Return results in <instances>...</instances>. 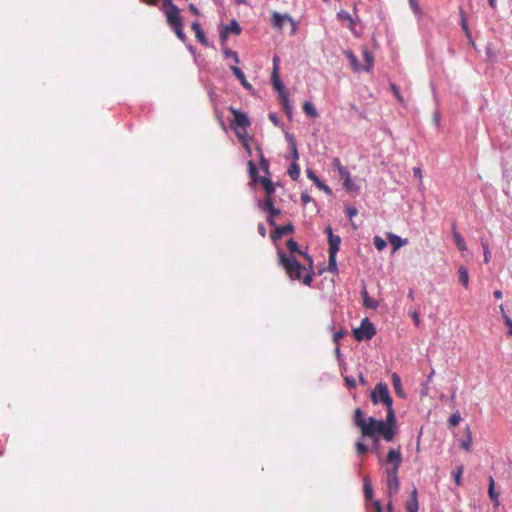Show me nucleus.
I'll return each mask as SVG.
<instances>
[{
    "mask_svg": "<svg viewBox=\"0 0 512 512\" xmlns=\"http://www.w3.org/2000/svg\"><path fill=\"white\" fill-rule=\"evenodd\" d=\"M257 229H258V233H259L262 237H265V236H266V228H265L264 224L259 223V224H258V226H257Z\"/></svg>",
    "mask_w": 512,
    "mask_h": 512,
    "instance_id": "55",
    "label": "nucleus"
},
{
    "mask_svg": "<svg viewBox=\"0 0 512 512\" xmlns=\"http://www.w3.org/2000/svg\"><path fill=\"white\" fill-rule=\"evenodd\" d=\"M273 201L271 199V197H268L261 203V208L263 210H266V211H269L270 209H272L273 207Z\"/></svg>",
    "mask_w": 512,
    "mask_h": 512,
    "instance_id": "42",
    "label": "nucleus"
},
{
    "mask_svg": "<svg viewBox=\"0 0 512 512\" xmlns=\"http://www.w3.org/2000/svg\"><path fill=\"white\" fill-rule=\"evenodd\" d=\"M488 494L490 499L494 502L495 506L499 505V494L495 491V482L492 476L489 477V487H488Z\"/></svg>",
    "mask_w": 512,
    "mask_h": 512,
    "instance_id": "25",
    "label": "nucleus"
},
{
    "mask_svg": "<svg viewBox=\"0 0 512 512\" xmlns=\"http://www.w3.org/2000/svg\"><path fill=\"white\" fill-rule=\"evenodd\" d=\"M290 149H291V155H292L293 162H297V160L299 159L297 145H292V147H290Z\"/></svg>",
    "mask_w": 512,
    "mask_h": 512,
    "instance_id": "49",
    "label": "nucleus"
},
{
    "mask_svg": "<svg viewBox=\"0 0 512 512\" xmlns=\"http://www.w3.org/2000/svg\"><path fill=\"white\" fill-rule=\"evenodd\" d=\"M367 422L368 419H365L363 416V411L360 408H357L354 412V423L357 427L360 428L362 434H368L367 431Z\"/></svg>",
    "mask_w": 512,
    "mask_h": 512,
    "instance_id": "15",
    "label": "nucleus"
},
{
    "mask_svg": "<svg viewBox=\"0 0 512 512\" xmlns=\"http://www.w3.org/2000/svg\"><path fill=\"white\" fill-rule=\"evenodd\" d=\"M463 474V466H458L455 471L452 472L454 481L457 485L461 484Z\"/></svg>",
    "mask_w": 512,
    "mask_h": 512,
    "instance_id": "38",
    "label": "nucleus"
},
{
    "mask_svg": "<svg viewBox=\"0 0 512 512\" xmlns=\"http://www.w3.org/2000/svg\"><path fill=\"white\" fill-rule=\"evenodd\" d=\"M362 55H363L364 61L366 63L365 66L363 67V70L368 72L373 67V56L367 48L363 49Z\"/></svg>",
    "mask_w": 512,
    "mask_h": 512,
    "instance_id": "27",
    "label": "nucleus"
},
{
    "mask_svg": "<svg viewBox=\"0 0 512 512\" xmlns=\"http://www.w3.org/2000/svg\"><path fill=\"white\" fill-rule=\"evenodd\" d=\"M373 505L375 507L376 512H383L381 504L378 500L374 501Z\"/></svg>",
    "mask_w": 512,
    "mask_h": 512,
    "instance_id": "64",
    "label": "nucleus"
},
{
    "mask_svg": "<svg viewBox=\"0 0 512 512\" xmlns=\"http://www.w3.org/2000/svg\"><path fill=\"white\" fill-rule=\"evenodd\" d=\"M336 256H337V252H329L328 268L327 269L331 273H337V271H338Z\"/></svg>",
    "mask_w": 512,
    "mask_h": 512,
    "instance_id": "31",
    "label": "nucleus"
},
{
    "mask_svg": "<svg viewBox=\"0 0 512 512\" xmlns=\"http://www.w3.org/2000/svg\"><path fill=\"white\" fill-rule=\"evenodd\" d=\"M458 274H459V281H460V283L465 288H467L468 285H469V274H468L467 268L464 267V266H460L459 269H458Z\"/></svg>",
    "mask_w": 512,
    "mask_h": 512,
    "instance_id": "30",
    "label": "nucleus"
},
{
    "mask_svg": "<svg viewBox=\"0 0 512 512\" xmlns=\"http://www.w3.org/2000/svg\"><path fill=\"white\" fill-rule=\"evenodd\" d=\"M345 383L351 389L356 388V380L353 377L346 376L345 377Z\"/></svg>",
    "mask_w": 512,
    "mask_h": 512,
    "instance_id": "47",
    "label": "nucleus"
},
{
    "mask_svg": "<svg viewBox=\"0 0 512 512\" xmlns=\"http://www.w3.org/2000/svg\"><path fill=\"white\" fill-rule=\"evenodd\" d=\"M249 166V175L253 182H259L262 184L266 194L268 197H271V195L274 193L275 188L272 183V181L267 177H260L258 176V170L256 166L254 165L253 161L248 162Z\"/></svg>",
    "mask_w": 512,
    "mask_h": 512,
    "instance_id": "6",
    "label": "nucleus"
},
{
    "mask_svg": "<svg viewBox=\"0 0 512 512\" xmlns=\"http://www.w3.org/2000/svg\"><path fill=\"white\" fill-rule=\"evenodd\" d=\"M483 248H484V262L488 263L490 261V252L488 250V246L483 245Z\"/></svg>",
    "mask_w": 512,
    "mask_h": 512,
    "instance_id": "54",
    "label": "nucleus"
},
{
    "mask_svg": "<svg viewBox=\"0 0 512 512\" xmlns=\"http://www.w3.org/2000/svg\"><path fill=\"white\" fill-rule=\"evenodd\" d=\"M332 166L338 172H339V168H346L345 166L341 165V162H340L339 158H334L332 160Z\"/></svg>",
    "mask_w": 512,
    "mask_h": 512,
    "instance_id": "52",
    "label": "nucleus"
},
{
    "mask_svg": "<svg viewBox=\"0 0 512 512\" xmlns=\"http://www.w3.org/2000/svg\"><path fill=\"white\" fill-rule=\"evenodd\" d=\"M386 463L390 466L385 468L386 479H397L399 468L402 463V455L400 449H390L387 453Z\"/></svg>",
    "mask_w": 512,
    "mask_h": 512,
    "instance_id": "4",
    "label": "nucleus"
},
{
    "mask_svg": "<svg viewBox=\"0 0 512 512\" xmlns=\"http://www.w3.org/2000/svg\"><path fill=\"white\" fill-rule=\"evenodd\" d=\"M176 36L179 38V40H181L182 42H185L186 41V35L183 31V24H180V25H177V26H174V27H171Z\"/></svg>",
    "mask_w": 512,
    "mask_h": 512,
    "instance_id": "36",
    "label": "nucleus"
},
{
    "mask_svg": "<svg viewBox=\"0 0 512 512\" xmlns=\"http://www.w3.org/2000/svg\"><path fill=\"white\" fill-rule=\"evenodd\" d=\"M461 26H462L463 30L465 31L466 35L468 37H470V32H469L465 17L462 13H461Z\"/></svg>",
    "mask_w": 512,
    "mask_h": 512,
    "instance_id": "50",
    "label": "nucleus"
},
{
    "mask_svg": "<svg viewBox=\"0 0 512 512\" xmlns=\"http://www.w3.org/2000/svg\"><path fill=\"white\" fill-rule=\"evenodd\" d=\"M312 201V198L305 192L301 194V202L303 205H307Z\"/></svg>",
    "mask_w": 512,
    "mask_h": 512,
    "instance_id": "51",
    "label": "nucleus"
},
{
    "mask_svg": "<svg viewBox=\"0 0 512 512\" xmlns=\"http://www.w3.org/2000/svg\"><path fill=\"white\" fill-rule=\"evenodd\" d=\"M373 243H374V246L376 247V249L379 251L384 250L387 246L386 240L380 236H375L373 239Z\"/></svg>",
    "mask_w": 512,
    "mask_h": 512,
    "instance_id": "35",
    "label": "nucleus"
},
{
    "mask_svg": "<svg viewBox=\"0 0 512 512\" xmlns=\"http://www.w3.org/2000/svg\"><path fill=\"white\" fill-rule=\"evenodd\" d=\"M223 54H224L226 59H232L235 63H239L240 62L238 54L235 51H233V50H231L229 48H224L223 49Z\"/></svg>",
    "mask_w": 512,
    "mask_h": 512,
    "instance_id": "34",
    "label": "nucleus"
},
{
    "mask_svg": "<svg viewBox=\"0 0 512 512\" xmlns=\"http://www.w3.org/2000/svg\"><path fill=\"white\" fill-rule=\"evenodd\" d=\"M413 174H414V177L418 178L419 180H421L422 178V171L419 167H414L413 168Z\"/></svg>",
    "mask_w": 512,
    "mask_h": 512,
    "instance_id": "59",
    "label": "nucleus"
},
{
    "mask_svg": "<svg viewBox=\"0 0 512 512\" xmlns=\"http://www.w3.org/2000/svg\"><path fill=\"white\" fill-rule=\"evenodd\" d=\"M329 242V252H338L341 238L337 235H331L328 239Z\"/></svg>",
    "mask_w": 512,
    "mask_h": 512,
    "instance_id": "29",
    "label": "nucleus"
},
{
    "mask_svg": "<svg viewBox=\"0 0 512 512\" xmlns=\"http://www.w3.org/2000/svg\"><path fill=\"white\" fill-rule=\"evenodd\" d=\"M312 282V275L307 273L304 277H303V283L307 286H309Z\"/></svg>",
    "mask_w": 512,
    "mask_h": 512,
    "instance_id": "60",
    "label": "nucleus"
},
{
    "mask_svg": "<svg viewBox=\"0 0 512 512\" xmlns=\"http://www.w3.org/2000/svg\"><path fill=\"white\" fill-rule=\"evenodd\" d=\"M235 132H236V135H237V137H238L239 139H241L242 141H243V140H246V139H245L246 130L244 131V130H242V129H237V130H235Z\"/></svg>",
    "mask_w": 512,
    "mask_h": 512,
    "instance_id": "58",
    "label": "nucleus"
},
{
    "mask_svg": "<svg viewBox=\"0 0 512 512\" xmlns=\"http://www.w3.org/2000/svg\"><path fill=\"white\" fill-rule=\"evenodd\" d=\"M303 111L304 113L311 117V118H317L318 117V112H317V109L315 108L314 104L310 101H306L304 104H303Z\"/></svg>",
    "mask_w": 512,
    "mask_h": 512,
    "instance_id": "26",
    "label": "nucleus"
},
{
    "mask_svg": "<svg viewBox=\"0 0 512 512\" xmlns=\"http://www.w3.org/2000/svg\"><path fill=\"white\" fill-rule=\"evenodd\" d=\"M344 336V333L342 331H337L333 334V340L334 342H338L342 337Z\"/></svg>",
    "mask_w": 512,
    "mask_h": 512,
    "instance_id": "61",
    "label": "nucleus"
},
{
    "mask_svg": "<svg viewBox=\"0 0 512 512\" xmlns=\"http://www.w3.org/2000/svg\"><path fill=\"white\" fill-rule=\"evenodd\" d=\"M269 119L271 120V122L275 125V126H279V119H278V116L276 115V113H270L269 114Z\"/></svg>",
    "mask_w": 512,
    "mask_h": 512,
    "instance_id": "53",
    "label": "nucleus"
},
{
    "mask_svg": "<svg viewBox=\"0 0 512 512\" xmlns=\"http://www.w3.org/2000/svg\"><path fill=\"white\" fill-rule=\"evenodd\" d=\"M407 512H418L417 489L413 488L411 497L406 504Z\"/></svg>",
    "mask_w": 512,
    "mask_h": 512,
    "instance_id": "20",
    "label": "nucleus"
},
{
    "mask_svg": "<svg viewBox=\"0 0 512 512\" xmlns=\"http://www.w3.org/2000/svg\"><path fill=\"white\" fill-rule=\"evenodd\" d=\"M287 247H288V250L294 254V253H299V254H303L300 250H299V246H298V243L294 240V239H289L288 242H287Z\"/></svg>",
    "mask_w": 512,
    "mask_h": 512,
    "instance_id": "37",
    "label": "nucleus"
},
{
    "mask_svg": "<svg viewBox=\"0 0 512 512\" xmlns=\"http://www.w3.org/2000/svg\"><path fill=\"white\" fill-rule=\"evenodd\" d=\"M472 439L471 436L468 435L466 439H463L460 443L461 447L467 451L471 448Z\"/></svg>",
    "mask_w": 512,
    "mask_h": 512,
    "instance_id": "45",
    "label": "nucleus"
},
{
    "mask_svg": "<svg viewBox=\"0 0 512 512\" xmlns=\"http://www.w3.org/2000/svg\"><path fill=\"white\" fill-rule=\"evenodd\" d=\"M286 22H290L293 26V29L295 28V23L288 14H280L278 12H274L272 14V24L274 27L282 29Z\"/></svg>",
    "mask_w": 512,
    "mask_h": 512,
    "instance_id": "13",
    "label": "nucleus"
},
{
    "mask_svg": "<svg viewBox=\"0 0 512 512\" xmlns=\"http://www.w3.org/2000/svg\"><path fill=\"white\" fill-rule=\"evenodd\" d=\"M260 164L262 168L265 170V172L268 173V163L266 162L263 156H261Z\"/></svg>",
    "mask_w": 512,
    "mask_h": 512,
    "instance_id": "62",
    "label": "nucleus"
},
{
    "mask_svg": "<svg viewBox=\"0 0 512 512\" xmlns=\"http://www.w3.org/2000/svg\"><path fill=\"white\" fill-rule=\"evenodd\" d=\"M294 231V226L292 224H287L284 226L276 227L275 230L271 234L272 240L275 242L277 239L282 238L283 236L290 234Z\"/></svg>",
    "mask_w": 512,
    "mask_h": 512,
    "instance_id": "16",
    "label": "nucleus"
},
{
    "mask_svg": "<svg viewBox=\"0 0 512 512\" xmlns=\"http://www.w3.org/2000/svg\"><path fill=\"white\" fill-rule=\"evenodd\" d=\"M230 69L245 89H247V90L252 89V85L247 81L245 74L239 67L231 66Z\"/></svg>",
    "mask_w": 512,
    "mask_h": 512,
    "instance_id": "17",
    "label": "nucleus"
},
{
    "mask_svg": "<svg viewBox=\"0 0 512 512\" xmlns=\"http://www.w3.org/2000/svg\"><path fill=\"white\" fill-rule=\"evenodd\" d=\"M339 176L343 180V187L345 188L346 191H358L359 186L352 181L348 168H339Z\"/></svg>",
    "mask_w": 512,
    "mask_h": 512,
    "instance_id": "10",
    "label": "nucleus"
},
{
    "mask_svg": "<svg viewBox=\"0 0 512 512\" xmlns=\"http://www.w3.org/2000/svg\"><path fill=\"white\" fill-rule=\"evenodd\" d=\"M164 12L170 27L182 24L180 11L172 0H163Z\"/></svg>",
    "mask_w": 512,
    "mask_h": 512,
    "instance_id": "7",
    "label": "nucleus"
},
{
    "mask_svg": "<svg viewBox=\"0 0 512 512\" xmlns=\"http://www.w3.org/2000/svg\"><path fill=\"white\" fill-rule=\"evenodd\" d=\"M391 90L399 102H403V97L400 94L399 88L395 84H391Z\"/></svg>",
    "mask_w": 512,
    "mask_h": 512,
    "instance_id": "46",
    "label": "nucleus"
},
{
    "mask_svg": "<svg viewBox=\"0 0 512 512\" xmlns=\"http://www.w3.org/2000/svg\"><path fill=\"white\" fill-rule=\"evenodd\" d=\"M392 383L396 394L401 398H405L406 394L402 388L401 377L397 373L392 374Z\"/></svg>",
    "mask_w": 512,
    "mask_h": 512,
    "instance_id": "19",
    "label": "nucleus"
},
{
    "mask_svg": "<svg viewBox=\"0 0 512 512\" xmlns=\"http://www.w3.org/2000/svg\"><path fill=\"white\" fill-rule=\"evenodd\" d=\"M192 29L194 30L196 38L198 39V41L202 45L208 46V40H207L203 30L201 29L200 24L198 22L192 23Z\"/></svg>",
    "mask_w": 512,
    "mask_h": 512,
    "instance_id": "23",
    "label": "nucleus"
},
{
    "mask_svg": "<svg viewBox=\"0 0 512 512\" xmlns=\"http://www.w3.org/2000/svg\"><path fill=\"white\" fill-rule=\"evenodd\" d=\"M306 174H307V177L313 181V183L319 188L321 189L322 191H324L325 194L327 195H331L332 194V190L331 188L326 185L323 181H321L318 176L314 173L313 170H311L310 168L306 169Z\"/></svg>",
    "mask_w": 512,
    "mask_h": 512,
    "instance_id": "14",
    "label": "nucleus"
},
{
    "mask_svg": "<svg viewBox=\"0 0 512 512\" xmlns=\"http://www.w3.org/2000/svg\"><path fill=\"white\" fill-rule=\"evenodd\" d=\"M238 35L241 33V27L236 20H232L228 25H225L220 30V39L222 42H225L228 34Z\"/></svg>",
    "mask_w": 512,
    "mask_h": 512,
    "instance_id": "12",
    "label": "nucleus"
},
{
    "mask_svg": "<svg viewBox=\"0 0 512 512\" xmlns=\"http://www.w3.org/2000/svg\"><path fill=\"white\" fill-rule=\"evenodd\" d=\"M388 239H389L394 251L400 249L402 246L406 245V243H407L406 239H403L400 236L393 234V233L388 234Z\"/></svg>",
    "mask_w": 512,
    "mask_h": 512,
    "instance_id": "21",
    "label": "nucleus"
},
{
    "mask_svg": "<svg viewBox=\"0 0 512 512\" xmlns=\"http://www.w3.org/2000/svg\"><path fill=\"white\" fill-rule=\"evenodd\" d=\"M452 234H453L454 242H455L457 248L461 252L466 251L467 245L465 243V240H464L463 236L459 232H457L455 226H453V228H452Z\"/></svg>",
    "mask_w": 512,
    "mask_h": 512,
    "instance_id": "22",
    "label": "nucleus"
},
{
    "mask_svg": "<svg viewBox=\"0 0 512 512\" xmlns=\"http://www.w3.org/2000/svg\"><path fill=\"white\" fill-rule=\"evenodd\" d=\"M273 62V69H272V75H271V83L273 88L279 93V97L283 94H287L285 91L284 84L280 80L279 77V70H280V58L277 55L273 56L272 59Z\"/></svg>",
    "mask_w": 512,
    "mask_h": 512,
    "instance_id": "8",
    "label": "nucleus"
},
{
    "mask_svg": "<svg viewBox=\"0 0 512 512\" xmlns=\"http://www.w3.org/2000/svg\"><path fill=\"white\" fill-rule=\"evenodd\" d=\"M279 263L284 267L286 273L292 280L302 279L305 267L295 259L293 255L287 256L282 250H278Z\"/></svg>",
    "mask_w": 512,
    "mask_h": 512,
    "instance_id": "3",
    "label": "nucleus"
},
{
    "mask_svg": "<svg viewBox=\"0 0 512 512\" xmlns=\"http://www.w3.org/2000/svg\"><path fill=\"white\" fill-rule=\"evenodd\" d=\"M363 490L365 499L371 500L373 497V489L369 477L363 479Z\"/></svg>",
    "mask_w": 512,
    "mask_h": 512,
    "instance_id": "28",
    "label": "nucleus"
},
{
    "mask_svg": "<svg viewBox=\"0 0 512 512\" xmlns=\"http://www.w3.org/2000/svg\"><path fill=\"white\" fill-rule=\"evenodd\" d=\"M345 213L347 217L351 220L354 216L358 214V209L354 206H349L346 208Z\"/></svg>",
    "mask_w": 512,
    "mask_h": 512,
    "instance_id": "43",
    "label": "nucleus"
},
{
    "mask_svg": "<svg viewBox=\"0 0 512 512\" xmlns=\"http://www.w3.org/2000/svg\"><path fill=\"white\" fill-rule=\"evenodd\" d=\"M230 110L234 115V120L231 122V128L234 130L242 129L245 131L250 125L247 115L233 107H231Z\"/></svg>",
    "mask_w": 512,
    "mask_h": 512,
    "instance_id": "9",
    "label": "nucleus"
},
{
    "mask_svg": "<svg viewBox=\"0 0 512 512\" xmlns=\"http://www.w3.org/2000/svg\"><path fill=\"white\" fill-rule=\"evenodd\" d=\"M409 5L416 16L421 15V8L419 6L418 0H409Z\"/></svg>",
    "mask_w": 512,
    "mask_h": 512,
    "instance_id": "41",
    "label": "nucleus"
},
{
    "mask_svg": "<svg viewBox=\"0 0 512 512\" xmlns=\"http://www.w3.org/2000/svg\"><path fill=\"white\" fill-rule=\"evenodd\" d=\"M337 19L339 21H348V28L353 31L354 30V25H355V19L350 15L349 12H347L346 10H340L338 13H337Z\"/></svg>",
    "mask_w": 512,
    "mask_h": 512,
    "instance_id": "24",
    "label": "nucleus"
},
{
    "mask_svg": "<svg viewBox=\"0 0 512 512\" xmlns=\"http://www.w3.org/2000/svg\"><path fill=\"white\" fill-rule=\"evenodd\" d=\"M386 487H387V496L389 498V501L387 503V512H392V503L391 498L396 495L399 491L400 487V480L397 479H386Z\"/></svg>",
    "mask_w": 512,
    "mask_h": 512,
    "instance_id": "11",
    "label": "nucleus"
},
{
    "mask_svg": "<svg viewBox=\"0 0 512 512\" xmlns=\"http://www.w3.org/2000/svg\"><path fill=\"white\" fill-rule=\"evenodd\" d=\"M286 139L288 140L290 147H292V145H297L295 137L292 134L286 133Z\"/></svg>",
    "mask_w": 512,
    "mask_h": 512,
    "instance_id": "57",
    "label": "nucleus"
},
{
    "mask_svg": "<svg viewBox=\"0 0 512 512\" xmlns=\"http://www.w3.org/2000/svg\"><path fill=\"white\" fill-rule=\"evenodd\" d=\"M280 103H281V106H282V109L283 111L285 112V114L287 115V117L289 119H292V116H293V107L290 103V100H289V96L288 94H283L281 95L280 97Z\"/></svg>",
    "mask_w": 512,
    "mask_h": 512,
    "instance_id": "18",
    "label": "nucleus"
},
{
    "mask_svg": "<svg viewBox=\"0 0 512 512\" xmlns=\"http://www.w3.org/2000/svg\"><path fill=\"white\" fill-rule=\"evenodd\" d=\"M370 397L374 405L383 404L386 406L387 413H389V420H392L395 411L393 409V399L390 396L388 385L384 382L377 383Z\"/></svg>",
    "mask_w": 512,
    "mask_h": 512,
    "instance_id": "2",
    "label": "nucleus"
},
{
    "mask_svg": "<svg viewBox=\"0 0 512 512\" xmlns=\"http://www.w3.org/2000/svg\"><path fill=\"white\" fill-rule=\"evenodd\" d=\"M268 212H269L270 218H274L280 214V210L275 208L274 206Z\"/></svg>",
    "mask_w": 512,
    "mask_h": 512,
    "instance_id": "56",
    "label": "nucleus"
},
{
    "mask_svg": "<svg viewBox=\"0 0 512 512\" xmlns=\"http://www.w3.org/2000/svg\"><path fill=\"white\" fill-rule=\"evenodd\" d=\"M345 56L347 57V59L349 60L350 64L352 65L354 71H360L361 67H360V64L358 62V59L357 57L353 54L352 51H345Z\"/></svg>",
    "mask_w": 512,
    "mask_h": 512,
    "instance_id": "33",
    "label": "nucleus"
},
{
    "mask_svg": "<svg viewBox=\"0 0 512 512\" xmlns=\"http://www.w3.org/2000/svg\"><path fill=\"white\" fill-rule=\"evenodd\" d=\"M504 322L507 325V327L509 328V331H508L509 335L512 336V319L507 314H504Z\"/></svg>",
    "mask_w": 512,
    "mask_h": 512,
    "instance_id": "48",
    "label": "nucleus"
},
{
    "mask_svg": "<svg viewBox=\"0 0 512 512\" xmlns=\"http://www.w3.org/2000/svg\"><path fill=\"white\" fill-rule=\"evenodd\" d=\"M368 434L363 436H377L381 435L387 442H391L395 437L396 416L393 413V419L389 420V413H387L386 420H378L374 417H369L367 422Z\"/></svg>",
    "mask_w": 512,
    "mask_h": 512,
    "instance_id": "1",
    "label": "nucleus"
},
{
    "mask_svg": "<svg viewBox=\"0 0 512 512\" xmlns=\"http://www.w3.org/2000/svg\"><path fill=\"white\" fill-rule=\"evenodd\" d=\"M368 450V447L364 443L360 441L356 442V451L358 454H365L368 452Z\"/></svg>",
    "mask_w": 512,
    "mask_h": 512,
    "instance_id": "44",
    "label": "nucleus"
},
{
    "mask_svg": "<svg viewBox=\"0 0 512 512\" xmlns=\"http://www.w3.org/2000/svg\"><path fill=\"white\" fill-rule=\"evenodd\" d=\"M288 175L292 180H297L300 176V166L297 162L291 163V165L288 168Z\"/></svg>",
    "mask_w": 512,
    "mask_h": 512,
    "instance_id": "32",
    "label": "nucleus"
},
{
    "mask_svg": "<svg viewBox=\"0 0 512 512\" xmlns=\"http://www.w3.org/2000/svg\"><path fill=\"white\" fill-rule=\"evenodd\" d=\"M375 334L376 329L368 318H364L360 326L353 330V336L357 341L370 340Z\"/></svg>",
    "mask_w": 512,
    "mask_h": 512,
    "instance_id": "5",
    "label": "nucleus"
},
{
    "mask_svg": "<svg viewBox=\"0 0 512 512\" xmlns=\"http://www.w3.org/2000/svg\"><path fill=\"white\" fill-rule=\"evenodd\" d=\"M462 418L460 413L457 411L453 413L449 418V424L451 426H457L461 422Z\"/></svg>",
    "mask_w": 512,
    "mask_h": 512,
    "instance_id": "40",
    "label": "nucleus"
},
{
    "mask_svg": "<svg viewBox=\"0 0 512 512\" xmlns=\"http://www.w3.org/2000/svg\"><path fill=\"white\" fill-rule=\"evenodd\" d=\"M363 305H364V307H366L368 309L375 310L379 306V303L377 300L369 297L368 299H365V301L363 302Z\"/></svg>",
    "mask_w": 512,
    "mask_h": 512,
    "instance_id": "39",
    "label": "nucleus"
},
{
    "mask_svg": "<svg viewBox=\"0 0 512 512\" xmlns=\"http://www.w3.org/2000/svg\"><path fill=\"white\" fill-rule=\"evenodd\" d=\"M412 318H413V320H414L415 325H417V326H418V325H419V322H420L418 312L414 311V312L412 313Z\"/></svg>",
    "mask_w": 512,
    "mask_h": 512,
    "instance_id": "63",
    "label": "nucleus"
}]
</instances>
